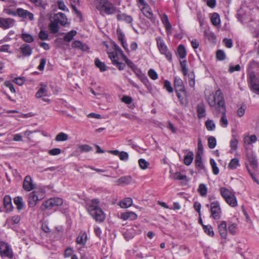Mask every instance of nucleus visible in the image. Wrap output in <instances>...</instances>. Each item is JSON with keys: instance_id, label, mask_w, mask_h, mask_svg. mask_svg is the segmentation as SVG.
Listing matches in <instances>:
<instances>
[{"instance_id": "nucleus-1", "label": "nucleus", "mask_w": 259, "mask_h": 259, "mask_svg": "<svg viewBox=\"0 0 259 259\" xmlns=\"http://www.w3.org/2000/svg\"><path fill=\"white\" fill-rule=\"evenodd\" d=\"M100 201L94 199L86 203V209L89 214L97 221L102 222L105 219V214L99 207Z\"/></svg>"}, {"instance_id": "nucleus-2", "label": "nucleus", "mask_w": 259, "mask_h": 259, "mask_svg": "<svg viewBox=\"0 0 259 259\" xmlns=\"http://www.w3.org/2000/svg\"><path fill=\"white\" fill-rule=\"evenodd\" d=\"M206 100L214 111L218 112L224 108H226L224 95L220 90L216 91L214 94L208 96Z\"/></svg>"}, {"instance_id": "nucleus-3", "label": "nucleus", "mask_w": 259, "mask_h": 259, "mask_svg": "<svg viewBox=\"0 0 259 259\" xmlns=\"http://www.w3.org/2000/svg\"><path fill=\"white\" fill-rule=\"evenodd\" d=\"M114 47L116 50V53H119L120 57L123 59L126 64L139 76L141 80L145 82V81L147 80L146 78L143 75H139L137 72H140V70L136 65L124 55L121 49L116 44H114Z\"/></svg>"}, {"instance_id": "nucleus-4", "label": "nucleus", "mask_w": 259, "mask_h": 259, "mask_svg": "<svg viewBox=\"0 0 259 259\" xmlns=\"http://www.w3.org/2000/svg\"><path fill=\"white\" fill-rule=\"evenodd\" d=\"M97 9L106 15L113 14L116 12V8L108 0H101Z\"/></svg>"}, {"instance_id": "nucleus-5", "label": "nucleus", "mask_w": 259, "mask_h": 259, "mask_svg": "<svg viewBox=\"0 0 259 259\" xmlns=\"http://www.w3.org/2000/svg\"><path fill=\"white\" fill-rule=\"evenodd\" d=\"M45 197V194L42 190H37L28 194V203L30 207L36 205L37 202L42 200Z\"/></svg>"}, {"instance_id": "nucleus-6", "label": "nucleus", "mask_w": 259, "mask_h": 259, "mask_svg": "<svg viewBox=\"0 0 259 259\" xmlns=\"http://www.w3.org/2000/svg\"><path fill=\"white\" fill-rule=\"evenodd\" d=\"M139 7L141 9L142 13L148 19L151 20L153 22H155V18L153 16V14L151 11L148 4L144 0H137Z\"/></svg>"}, {"instance_id": "nucleus-7", "label": "nucleus", "mask_w": 259, "mask_h": 259, "mask_svg": "<svg viewBox=\"0 0 259 259\" xmlns=\"http://www.w3.org/2000/svg\"><path fill=\"white\" fill-rule=\"evenodd\" d=\"M114 44H113L112 48L113 51L108 52L109 57L112 60L113 64L116 65L119 70H123L125 67V65L119 62L120 58L119 53H116V50L114 47Z\"/></svg>"}, {"instance_id": "nucleus-8", "label": "nucleus", "mask_w": 259, "mask_h": 259, "mask_svg": "<svg viewBox=\"0 0 259 259\" xmlns=\"http://www.w3.org/2000/svg\"><path fill=\"white\" fill-rule=\"evenodd\" d=\"M63 203V200L61 198L56 197L51 198L41 204L40 209L44 211L48 208H50L54 206H60L62 205Z\"/></svg>"}, {"instance_id": "nucleus-9", "label": "nucleus", "mask_w": 259, "mask_h": 259, "mask_svg": "<svg viewBox=\"0 0 259 259\" xmlns=\"http://www.w3.org/2000/svg\"><path fill=\"white\" fill-rule=\"evenodd\" d=\"M157 45L159 51L162 54H164L165 57L169 61L171 60V54L168 51L167 47L166 46L163 40L160 37L156 38Z\"/></svg>"}, {"instance_id": "nucleus-10", "label": "nucleus", "mask_w": 259, "mask_h": 259, "mask_svg": "<svg viewBox=\"0 0 259 259\" xmlns=\"http://www.w3.org/2000/svg\"><path fill=\"white\" fill-rule=\"evenodd\" d=\"M0 253L3 257H13V252L8 244L4 241H0Z\"/></svg>"}, {"instance_id": "nucleus-11", "label": "nucleus", "mask_w": 259, "mask_h": 259, "mask_svg": "<svg viewBox=\"0 0 259 259\" xmlns=\"http://www.w3.org/2000/svg\"><path fill=\"white\" fill-rule=\"evenodd\" d=\"M211 213L213 218L219 220L221 218V209L220 204L218 201L212 202L210 204Z\"/></svg>"}, {"instance_id": "nucleus-12", "label": "nucleus", "mask_w": 259, "mask_h": 259, "mask_svg": "<svg viewBox=\"0 0 259 259\" xmlns=\"http://www.w3.org/2000/svg\"><path fill=\"white\" fill-rule=\"evenodd\" d=\"M174 85L176 92H181L186 96V92L183 80L178 77H176L174 81Z\"/></svg>"}, {"instance_id": "nucleus-13", "label": "nucleus", "mask_w": 259, "mask_h": 259, "mask_svg": "<svg viewBox=\"0 0 259 259\" xmlns=\"http://www.w3.org/2000/svg\"><path fill=\"white\" fill-rule=\"evenodd\" d=\"M133 180V178L130 176H125L121 177L115 181L117 186L124 187L130 185Z\"/></svg>"}, {"instance_id": "nucleus-14", "label": "nucleus", "mask_w": 259, "mask_h": 259, "mask_svg": "<svg viewBox=\"0 0 259 259\" xmlns=\"http://www.w3.org/2000/svg\"><path fill=\"white\" fill-rule=\"evenodd\" d=\"M15 20L12 18H0V27L3 29H8L14 24Z\"/></svg>"}, {"instance_id": "nucleus-15", "label": "nucleus", "mask_w": 259, "mask_h": 259, "mask_svg": "<svg viewBox=\"0 0 259 259\" xmlns=\"http://www.w3.org/2000/svg\"><path fill=\"white\" fill-rule=\"evenodd\" d=\"M23 188L27 191H30L35 188V185L32 183V180L30 176H27L25 178Z\"/></svg>"}, {"instance_id": "nucleus-16", "label": "nucleus", "mask_w": 259, "mask_h": 259, "mask_svg": "<svg viewBox=\"0 0 259 259\" xmlns=\"http://www.w3.org/2000/svg\"><path fill=\"white\" fill-rule=\"evenodd\" d=\"M54 20L57 23L60 24L62 26H65L67 23V19L64 14L58 13L54 15Z\"/></svg>"}, {"instance_id": "nucleus-17", "label": "nucleus", "mask_w": 259, "mask_h": 259, "mask_svg": "<svg viewBox=\"0 0 259 259\" xmlns=\"http://www.w3.org/2000/svg\"><path fill=\"white\" fill-rule=\"evenodd\" d=\"M117 35L119 41L120 42L121 46L124 48L126 52H129V50L127 48V44L124 40V34L122 32L121 29L119 28L117 29Z\"/></svg>"}, {"instance_id": "nucleus-18", "label": "nucleus", "mask_w": 259, "mask_h": 259, "mask_svg": "<svg viewBox=\"0 0 259 259\" xmlns=\"http://www.w3.org/2000/svg\"><path fill=\"white\" fill-rule=\"evenodd\" d=\"M4 207L5 212H10L12 211L13 207L12 203V199L10 196L6 195L3 200Z\"/></svg>"}, {"instance_id": "nucleus-19", "label": "nucleus", "mask_w": 259, "mask_h": 259, "mask_svg": "<svg viewBox=\"0 0 259 259\" xmlns=\"http://www.w3.org/2000/svg\"><path fill=\"white\" fill-rule=\"evenodd\" d=\"M218 230L220 236L222 238L226 239L227 236V223L222 221L218 225Z\"/></svg>"}, {"instance_id": "nucleus-20", "label": "nucleus", "mask_w": 259, "mask_h": 259, "mask_svg": "<svg viewBox=\"0 0 259 259\" xmlns=\"http://www.w3.org/2000/svg\"><path fill=\"white\" fill-rule=\"evenodd\" d=\"M216 112L222 114L220 119V124L222 127H226L228 124V121L226 116V108H224Z\"/></svg>"}, {"instance_id": "nucleus-21", "label": "nucleus", "mask_w": 259, "mask_h": 259, "mask_svg": "<svg viewBox=\"0 0 259 259\" xmlns=\"http://www.w3.org/2000/svg\"><path fill=\"white\" fill-rule=\"evenodd\" d=\"M18 15L21 17L27 18H28L30 20H33V15L32 13L29 11L24 10L21 8H19L17 10Z\"/></svg>"}, {"instance_id": "nucleus-22", "label": "nucleus", "mask_w": 259, "mask_h": 259, "mask_svg": "<svg viewBox=\"0 0 259 259\" xmlns=\"http://www.w3.org/2000/svg\"><path fill=\"white\" fill-rule=\"evenodd\" d=\"M256 77L254 74H251L250 75V82L252 90L254 92L259 93V81L256 82Z\"/></svg>"}, {"instance_id": "nucleus-23", "label": "nucleus", "mask_w": 259, "mask_h": 259, "mask_svg": "<svg viewBox=\"0 0 259 259\" xmlns=\"http://www.w3.org/2000/svg\"><path fill=\"white\" fill-rule=\"evenodd\" d=\"M40 88L36 93L35 96L36 98H43L48 96V88L46 85L40 84Z\"/></svg>"}, {"instance_id": "nucleus-24", "label": "nucleus", "mask_w": 259, "mask_h": 259, "mask_svg": "<svg viewBox=\"0 0 259 259\" xmlns=\"http://www.w3.org/2000/svg\"><path fill=\"white\" fill-rule=\"evenodd\" d=\"M72 47L74 49H77L83 51H87L89 49L88 47L84 44L82 43L79 40H75L73 41L71 45Z\"/></svg>"}, {"instance_id": "nucleus-25", "label": "nucleus", "mask_w": 259, "mask_h": 259, "mask_svg": "<svg viewBox=\"0 0 259 259\" xmlns=\"http://www.w3.org/2000/svg\"><path fill=\"white\" fill-rule=\"evenodd\" d=\"M20 50L25 56H29L32 53V49L27 44L22 45L20 48Z\"/></svg>"}, {"instance_id": "nucleus-26", "label": "nucleus", "mask_w": 259, "mask_h": 259, "mask_svg": "<svg viewBox=\"0 0 259 259\" xmlns=\"http://www.w3.org/2000/svg\"><path fill=\"white\" fill-rule=\"evenodd\" d=\"M14 202L15 205L17 206V209L20 211L24 208L25 204L23 201V198L22 197L18 196L14 198Z\"/></svg>"}, {"instance_id": "nucleus-27", "label": "nucleus", "mask_w": 259, "mask_h": 259, "mask_svg": "<svg viewBox=\"0 0 259 259\" xmlns=\"http://www.w3.org/2000/svg\"><path fill=\"white\" fill-rule=\"evenodd\" d=\"M116 17L118 20L123 21L127 23H130L133 21L132 17L124 13L117 15Z\"/></svg>"}, {"instance_id": "nucleus-28", "label": "nucleus", "mask_w": 259, "mask_h": 259, "mask_svg": "<svg viewBox=\"0 0 259 259\" xmlns=\"http://www.w3.org/2000/svg\"><path fill=\"white\" fill-rule=\"evenodd\" d=\"M133 204V200L131 198H124L119 202V205L121 208H126L131 206Z\"/></svg>"}, {"instance_id": "nucleus-29", "label": "nucleus", "mask_w": 259, "mask_h": 259, "mask_svg": "<svg viewBox=\"0 0 259 259\" xmlns=\"http://www.w3.org/2000/svg\"><path fill=\"white\" fill-rule=\"evenodd\" d=\"M225 200L232 207H235L237 205V201L234 193L228 197Z\"/></svg>"}, {"instance_id": "nucleus-30", "label": "nucleus", "mask_w": 259, "mask_h": 259, "mask_svg": "<svg viewBox=\"0 0 259 259\" xmlns=\"http://www.w3.org/2000/svg\"><path fill=\"white\" fill-rule=\"evenodd\" d=\"M87 240V235L85 233H80L76 238V242L80 245L85 244Z\"/></svg>"}, {"instance_id": "nucleus-31", "label": "nucleus", "mask_w": 259, "mask_h": 259, "mask_svg": "<svg viewBox=\"0 0 259 259\" xmlns=\"http://www.w3.org/2000/svg\"><path fill=\"white\" fill-rule=\"evenodd\" d=\"M137 215L133 212H126L122 213L121 218L123 220H126L128 219L135 220L137 219Z\"/></svg>"}, {"instance_id": "nucleus-32", "label": "nucleus", "mask_w": 259, "mask_h": 259, "mask_svg": "<svg viewBox=\"0 0 259 259\" xmlns=\"http://www.w3.org/2000/svg\"><path fill=\"white\" fill-rule=\"evenodd\" d=\"M193 153L191 151L188 153L184 157V162L185 164L186 165H189L192 163L193 160Z\"/></svg>"}, {"instance_id": "nucleus-33", "label": "nucleus", "mask_w": 259, "mask_h": 259, "mask_svg": "<svg viewBox=\"0 0 259 259\" xmlns=\"http://www.w3.org/2000/svg\"><path fill=\"white\" fill-rule=\"evenodd\" d=\"M220 190L222 196L225 199H227L228 197L234 194L233 192L225 187L221 188Z\"/></svg>"}, {"instance_id": "nucleus-34", "label": "nucleus", "mask_w": 259, "mask_h": 259, "mask_svg": "<svg viewBox=\"0 0 259 259\" xmlns=\"http://www.w3.org/2000/svg\"><path fill=\"white\" fill-rule=\"evenodd\" d=\"M248 160L249 164L251 165L253 169H256L257 167V162L255 157L251 154L248 156Z\"/></svg>"}, {"instance_id": "nucleus-35", "label": "nucleus", "mask_w": 259, "mask_h": 259, "mask_svg": "<svg viewBox=\"0 0 259 259\" xmlns=\"http://www.w3.org/2000/svg\"><path fill=\"white\" fill-rule=\"evenodd\" d=\"M21 220V217L19 215H14L12 217L8 218L7 222H10L13 225L18 224Z\"/></svg>"}, {"instance_id": "nucleus-36", "label": "nucleus", "mask_w": 259, "mask_h": 259, "mask_svg": "<svg viewBox=\"0 0 259 259\" xmlns=\"http://www.w3.org/2000/svg\"><path fill=\"white\" fill-rule=\"evenodd\" d=\"M49 29L53 33H56L59 30L58 23L54 20H51L50 24H49Z\"/></svg>"}, {"instance_id": "nucleus-37", "label": "nucleus", "mask_w": 259, "mask_h": 259, "mask_svg": "<svg viewBox=\"0 0 259 259\" xmlns=\"http://www.w3.org/2000/svg\"><path fill=\"white\" fill-rule=\"evenodd\" d=\"M239 165V161L238 158H233L229 163L228 168L231 169L236 168Z\"/></svg>"}, {"instance_id": "nucleus-38", "label": "nucleus", "mask_w": 259, "mask_h": 259, "mask_svg": "<svg viewBox=\"0 0 259 259\" xmlns=\"http://www.w3.org/2000/svg\"><path fill=\"white\" fill-rule=\"evenodd\" d=\"M76 34V31L75 30H71L66 34L64 37V39L66 41L70 42L73 38V37Z\"/></svg>"}, {"instance_id": "nucleus-39", "label": "nucleus", "mask_w": 259, "mask_h": 259, "mask_svg": "<svg viewBox=\"0 0 259 259\" xmlns=\"http://www.w3.org/2000/svg\"><path fill=\"white\" fill-rule=\"evenodd\" d=\"M178 54L181 58L184 59L185 58L186 52L185 47L183 45H181L179 46L178 49Z\"/></svg>"}, {"instance_id": "nucleus-40", "label": "nucleus", "mask_w": 259, "mask_h": 259, "mask_svg": "<svg viewBox=\"0 0 259 259\" xmlns=\"http://www.w3.org/2000/svg\"><path fill=\"white\" fill-rule=\"evenodd\" d=\"M195 164L196 166L199 167L201 169L204 168V165L202 161L201 155L197 154L195 159Z\"/></svg>"}, {"instance_id": "nucleus-41", "label": "nucleus", "mask_w": 259, "mask_h": 259, "mask_svg": "<svg viewBox=\"0 0 259 259\" xmlns=\"http://www.w3.org/2000/svg\"><path fill=\"white\" fill-rule=\"evenodd\" d=\"M238 141L236 138H233L230 141L231 152L233 153L238 147Z\"/></svg>"}, {"instance_id": "nucleus-42", "label": "nucleus", "mask_w": 259, "mask_h": 259, "mask_svg": "<svg viewBox=\"0 0 259 259\" xmlns=\"http://www.w3.org/2000/svg\"><path fill=\"white\" fill-rule=\"evenodd\" d=\"M138 163L140 168L142 169H147L150 165L149 162L146 161L145 159L141 158L138 161Z\"/></svg>"}, {"instance_id": "nucleus-43", "label": "nucleus", "mask_w": 259, "mask_h": 259, "mask_svg": "<svg viewBox=\"0 0 259 259\" xmlns=\"http://www.w3.org/2000/svg\"><path fill=\"white\" fill-rule=\"evenodd\" d=\"M197 113L199 118L205 116V109L203 105H198L197 106Z\"/></svg>"}, {"instance_id": "nucleus-44", "label": "nucleus", "mask_w": 259, "mask_h": 259, "mask_svg": "<svg viewBox=\"0 0 259 259\" xmlns=\"http://www.w3.org/2000/svg\"><path fill=\"white\" fill-rule=\"evenodd\" d=\"M68 139V135L64 133H60L58 134L55 140L56 141H65Z\"/></svg>"}, {"instance_id": "nucleus-45", "label": "nucleus", "mask_w": 259, "mask_h": 259, "mask_svg": "<svg viewBox=\"0 0 259 259\" xmlns=\"http://www.w3.org/2000/svg\"><path fill=\"white\" fill-rule=\"evenodd\" d=\"M198 191L202 196H204L206 195L207 189L205 185L201 184L198 189Z\"/></svg>"}, {"instance_id": "nucleus-46", "label": "nucleus", "mask_w": 259, "mask_h": 259, "mask_svg": "<svg viewBox=\"0 0 259 259\" xmlns=\"http://www.w3.org/2000/svg\"><path fill=\"white\" fill-rule=\"evenodd\" d=\"M211 21L213 25L217 26L220 23L219 15L217 13H213L211 18Z\"/></svg>"}, {"instance_id": "nucleus-47", "label": "nucleus", "mask_w": 259, "mask_h": 259, "mask_svg": "<svg viewBox=\"0 0 259 259\" xmlns=\"http://www.w3.org/2000/svg\"><path fill=\"white\" fill-rule=\"evenodd\" d=\"M92 148L88 145L84 144L79 146L77 150L81 153L90 151Z\"/></svg>"}, {"instance_id": "nucleus-48", "label": "nucleus", "mask_w": 259, "mask_h": 259, "mask_svg": "<svg viewBox=\"0 0 259 259\" xmlns=\"http://www.w3.org/2000/svg\"><path fill=\"white\" fill-rule=\"evenodd\" d=\"M210 164L211 166L212 171L214 175H218L219 172V169L217 166V164L213 159H210Z\"/></svg>"}, {"instance_id": "nucleus-49", "label": "nucleus", "mask_w": 259, "mask_h": 259, "mask_svg": "<svg viewBox=\"0 0 259 259\" xmlns=\"http://www.w3.org/2000/svg\"><path fill=\"white\" fill-rule=\"evenodd\" d=\"M174 179L176 180H186L187 176L186 175H183L180 172H177L174 174L172 176Z\"/></svg>"}, {"instance_id": "nucleus-50", "label": "nucleus", "mask_w": 259, "mask_h": 259, "mask_svg": "<svg viewBox=\"0 0 259 259\" xmlns=\"http://www.w3.org/2000/svg\"><path fill=\"white\" fill-rule=\"evenodd\" d=\"M205 125L208 131H212L215 128V124L212 120L208 119L206 120Z\"/></svg>"}, {"instance_id": "nucleus-51", "label": "nucleus", "mask_w": 259, "mask_h": 259, "mask_svg": "<svg viewBox=\"0 0 259 259\" xmlns=\"http://www.w3.org/2000/svg\"><path fill=\"white\" fill-rule=\"evenodd\" d=\"M95 64L96 66L100 69L101 71H104L106 70L105 64L101 62L99 59H96L95 60Z\"/></svg>"}, {"instance_id": "nucleus-52", "label": "nucleus", "mask_w": 259, "mask_h": 259, "mask_svg": "<svg viewBox=\"0 0 259 259\" xmlns=\"http://www.w3.org/2000/svg\"><path fill=\"white\" fill-rule=\"evenodd\" d=\"M257 138L255 135H251L250 137H247L245 138L244 142L248 144H251L252 143H254L256 141Z\"/></svg>"}, {"instance_id": "nucleus-53", "label": "nucleus", "mask_w": 259, "mask_h": 259, "mask_svg": "<svg viewBox=\"0 0 259 259\" xmlns=\"http://www.w3.org/2000/svg\"><path fill=\"white\" fill-rule=\"evenodd\" d=\"M23 39L27 42H31L33 41L34 39L32 35L27 33H23L22 35Z\"/></svg>"}, {"instance_id": "nucleus-54", "label": "nucleus", "mask_w": 259, "mask_h": 259, "mask_svg": "<svg viewBox=\"0 0 259 259\" xmlns=\"http://www.w3.org/2000/svg\"><path fill=\"white\" fill-rule=\"evenodd\" d=\"M216 140L214 137H210L208 139V147L212 149L215 147L216 146Z\"/></svg>"}, {"instance_id": "nucleus-55", "label": "nucleus", "mask_w": 259, "mask_h": 259, "mask_svg": "<svg viewBox=\"0 0 259 259\" xmlns=\"http://www.w3.org/2000/svg\"><path fill=\"white\" fill-rule=\"evenodd\" d=\"M237 224L235 223H232L229 225L228 227V231L229 233L232 235H235L236 233Z\"/></svg>"}, {"instance_id": "nucleus-56", "label": "nucleus", "mask_w": 259, "mask_h": 259, "mask_svg": "<svg viewBox=\"0 0 259 259\" xmlns=\"http://www.w3.org/2000/svg\"><path fill=\"white\" fill-rule=\"evenodd\" d=\"M204 230L205 232L210 236H213L214 235V232L213 231L212 228L211 226L207 225L204 226L203 227Z\"/></svg>"}, {"instance_id": "nucleus-57", "label": "nucleus", "mask_w": 259, "mask_h": 259, "mask_svg": "<svg viewBox=\"0 0 259 259\" xmlns=\"http://www.w3.org/2000/svg\"><path fill=\"white\" fill-rule=\"evenodd\" d=\"M181 65L182 67V71L184 75H186L188 73V69L186 67V61H180Z\"/></svg>"}, {"instance_id": "nucleus-58", "label": "nucleus", "mask_w": 259, "mask_h": 259, "mask_svg": "<svg viewBox=\"0 0 259 259\" xmlns=\"http://www.w3.org/2000/svg\"><path fill=\"white\" fill-rule=\"evenodd\" d=\"M246 110V106L245 105H242L237 111V115L239 117H242L245 113Z\"/></svg>"}, {"instance_id": "nucleus-59", "label": "nucleus", "mask_w": 259, "mask_h": 259, "mask_svg": "<svg viewBox=\"0 0 259 259\" xmlns=\"http://www.w3.org/2000/svg\"><path fill=\"white\" fill-rule=\"evenodd\" d=\"M149 76L152 79H156L158 77L157 73L152 69H150L148 71Z\"/></svg>"}, {"instance_id": "nucleus-60", "label": "nucleus", "mask_w": 259, "mask_h": 259, "mask_svg": "<svg viewBox=\"0 0 259 259\" xmlns=\"http://www.w3.org/2000/svg\"><path fill=\"white\" fill-rule=\"evenodd\" d=\"M61 149L59 148H54L49 151V154L50 155H57L61 153Z\"/></svg>"}, {"instance_id": "nucleus-61", "label": "nucleus", "mask_w": 259, "mask_h": 259, "mask_svg": "<svg viewBox=\"0 0 259 259\" xmlns=\"http://www.w3.org/2000/svg\"><path fill=\"white\" fill-rule=\"evenodd\" d=\"M39 38L41 40H46L48 39L49 36L48 33L44 30H41L39 33Z\"/></svg>"}, {"instance_id": "nucleus-62", "label": "nucleus", "mask_w": 259, "mask_h": 259, "mask_svg": "<svg viewBox=\"0 0 259 259\" xmlns=\"http://www.w3.org/2000/svg\"><path fill=\"white\" fill-rule=\"evenodd\" d=\"M164 87L166 91L169 93H172L173 92V89L171 86L170 82L168 80L164 81Z\"/></svg>"}, {"instance_id": "nucleus-63", "label": "nucleus", "mask_w": 259, "mask_h": 259, "mask_svg": "<svg viewBox=\"0 0 259 259\" xmlns=\"http://www.w3.org/2000/svg\"><path fill=\"white\" fill-rule=\"evenodd\" d=\"M217 58L220 60H223L225 58V54L222 50H219L217 52Z\"/></svg>"}, {"instance_id": "nucleus-64", "label": "nucleus", "mask_w": 259, "mask_h": 259, "mask_svg": "<svg viewBox=\"0 0 259 259\" xmlns=\"http://www.w3.org/2000/svg\"><path fill=\"white\" fill-rule=\"evenodd\" d=\"M119 157L121 160H126L128 158V154L126 152L122 151L120 152Z\"/></svg>"}]
</instances>
